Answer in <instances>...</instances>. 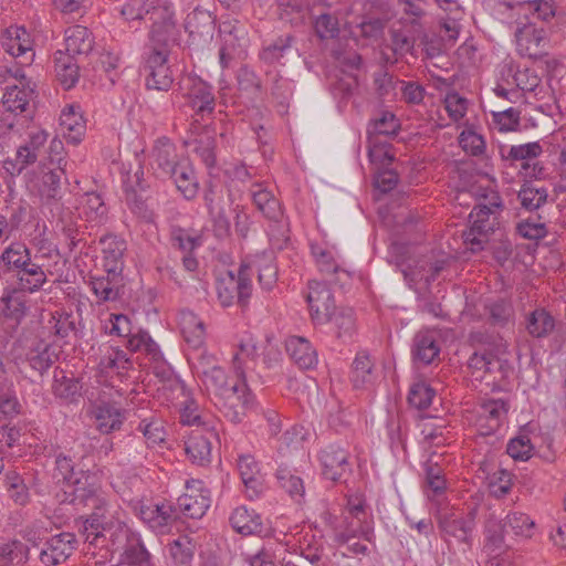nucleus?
I'll list each match as a JSON object with an SVG mask.
<instances>
[{"mask_svg":"<svg viewBox=\"0 0 566 566\" xmlns=\"http://www.w3.org/2000/svg\"><path fill=\"white\" fill-rule=\"evenodd\" d=\"M510 353L503 338L488 340L481 350L474 353L469 361L472 375L476 379L504 377L510 368Z\"/></svg>","mask_w":566,"mask_h":566,"instance_id":"f257e3e1","label":"nucleus"},{"mask_svg":"<svg viewBox=\"0 0 566 566\" xmlns=\"http://www.w3.org/2000/svg\"><path fill=\"white\" fill-rule=\"evenodd\" d=\"M534 526V521L526 514L509 515L492 522L488 531L485 549L490 554L504 551L516 537H531Z\"/></svg>","mask_w":566,"mask_h":566,"instance_id":"f03ea898","label":"nucleus"},{"mask_svg":"<svg viewBox=\"0 0 566 566\" xmlns=\"http://www.w3.org/2000/svg\"><path fill=\"white\" fill-rule=\"evenodd\" d=\"M500 208L499 202H493L491 207L478 206L471 212L470 227L464 233V241L471 251H480L489 243L499 227Z\"/></svg>","mask_w":566,"mask_h":566,"instance_id":"7ed1b4c3","label":"nucleus"},{"mask_svg":"<svg viewBox=\"0 0 566 566\" xmlns=\"http://www.w3.org/2000/svg\"><path fill=\"white\" fill-rule=\"evenodd\" d=\"M122 14L127 20L148 18L154 23L155 32L172 28V11L166 0H123Z\"/></svg>","mask_w":566,"mask_h":566,"instance_id":"20e7f679","label":"nucleus"},{"mask_svg":"<svg viewBox=\"0 0 566 566\" xmlns=\"http://www.w3.org/2000/svg\"><path fill=\"white\" fill-rule=\"evenodd\" d=\"M106 509L97 507L84 522L85 556L90 566H105Z\"/></svg>","mask_w":566,"mask_h":566,"instance_id":"39448f33","label":"nucleus"},{"mask_svg":"<svg viewBox=\"0 0 566 566\" xmlns=\"http://www.w3.org/2000/svg\"><path fill=\"white\" fill-rule=\"evenodd\" d=\"M216 292L223 305L245 301L251 292L248 265L241 264L238 269L221 272L217 280Z\"/></svg>","mask_w":566,"mask_h":566,"instance_id":"423d86ee","label":"nucleus"},{"mask_svg":"<svg viewBox=\"0 0 566 566\" xmlns=\"http://www.w3.org/2000/svg\"><path fill=\"white\" fill-rule=\"evenodd\" d=\"M307 303L311 318L317 324H325L335 310V295L329 283L314 280L310 283Z\"/></svg>","mask_w":566,"mask_h":566,"instance_id":"0eeeda50","label":"nucleus"},{"mask_svg":"<svg viewBox=\"0 0 566 566\" xmlns=\"http://www.w3.org/2000/svg\"><path fill=\"white\" fill-rule=\"evenodd\" d=\"M76 537L73 533L63 532L52 536L40 553V560L45 566H57L64 563L75 551Z\"/></svg>","mask_w":566,"mask_h":566,"instance_id":"6e6552de","label":"nucleus"},{"mask_svg":"<svg viewBox=\"0 0 566 566\" xmlns=\"http://www.w3.org/2000/svg\"><path fill=\"white\" fill-rule=\"evenodd\" d=\"M23 289L6 287L0 296V313L7 319L20 323L30 311V298Z\"/></svg>","mask_w":566,"mask_h":566,"instance_id":"1a4fd4ad","label":"nucleus"},{"mask_svg":"<svg viewBox=\"0 0 566 566\" xmlns=\"http://www.w3.org/2000/svg\"><path fill=\"white\" fill-rule=\"evenodd\" d=\"M515 39L517 50L524 56L536 59L545 52L546 42L543 31L531 23L518 28Z\"/></svg>","mask_w":566,"mask_h":566,"instance_id":"9d476101","label":"nucleus"},{"mask_svg":"<svg viewBox=\"0 0 566 566\" xmlns=\"http://www.w3.org/2000/svg\"><path fill=\"white\" fill-rule=\"evenodd\" d=\"M1 44L7 53L14 57H21L30 52L25 57V63L32 60V41L30 34L23 27L11 25L4 30L1 35Z\"/></svg>","mask_w":566,"mask_h":566,"instance_id":"9b49d317","label":"nucleus"},{"mask_svg":"<svg viewBox=\"0 0 566 566\" xmlns=\"http://www.w3.org/2000/svg\"><path fill=\"white\" fill-rule=\"evenodd\" d=\"M60 127L64 138L74 145L82 140L86 124L78 106H66L60 115Z\"/></svg>","mask_w":566,"mask_h":566,"instance_id":"f8f14e48","label":"nucleus"},{"mask_svg":"<svg viewBox=\"0 0 566 566\" xmlns=\"http://www.w3.org/2000/svg\"><path fill=\"white\" fill-rule=\"evenodd\" d=\"M186 489V493L179 497V506L189 517L202 516L208 507V497L203 493L201 482L191 480Z\"/></svg>","mask_w":566,"mask_h":566,"instance_id":"ddd939ff","label":"nucleus"},{"mask_svg":"<svg viewBox=\"0 0 566 566\" xmlns=\"http://www.w3.org/2000/svg\"><path fill=\"white\" fill-rule=\"evenodd\" d=\"M35 98V88L8 85L2 95V106L7 112L20 115L29 112L31 102Z\"/></svg>","mask_w":566,"mask_h":566,"instance_id":"4468645a","label":"nucleus"},{"mask_svg":"<svg viewBox=\"0 0 566 566\" xmlns=\"http://www.w3.org/2000/svg\"><path fill=\"white\" fill-rule=\"evenodd\" d=\"M214 440L216 434L210 429L203 432L193 431L187 442L186 452L193 462L206 463L210 460Z\"/></svg>","mask_w":566,"mask_h":566,"instance_id":"2eb2a0df","label":"nucleus"},{"mask_svg":"<svg viewBox=\"0 0 566 566\" xmlns=\"http://www.w3.org/2000/svg\"><path fill=\"white\" fill-rule=\"evenodd\" d=\"M65 51L74 57L86 55L93 50L94 39L90 30L82 25H73L65 31Z\"/></svg>","mask_w":566,"mask_h":566,"instance_id":"dca6fc26","label":"nucleus"},{"mask_svg":"<svg viewBox=\"0 0 566 566\" xmlns=\"http://www.w3.org/2000/svg\"><path fill=\"white\" fill-rule=\"evenodd\" d=\"M55 74L60 84L70 90L74 87L80 78V67L73 55L64 53L62 50L56 51L54 56Z\"/></svg>","mask_w":566,"mask_h":566,"instance_id":"f3484780","label":"nucleus"},{"mask_svg":"<svg viewBox=\"0 0 566 566\" xmlns=\"http://www.w3.org/2000/svg\"><path fill=\"white\" fill-rule=\"evenodd\" d=\"M506 415V408L502 401H489L483 405L482 413L476 420L478 431L482 436H488L494 432Z\"/></svg>","mask_w":566,"mask_h":566,"instance_id":"a211bd4d","label":"nucleus"},{"mask_svg":"<svg viewBox=\"0 0 566 566\" xmlns=\"http://www.w3.org/2000/svg\"><path fill=\"white\" fill-rule=\"evenodd\" d=\"M46 142L48 134L44 130L38 129L35 132H31L29 139L17 150L18 163L21 164L22 167L34 164Z\"/></svg>","mask_w":566,"mask_h":566,"instance_id":"6ab92c4d","label":"nucleus"},{"mask_svg":"<svg viewBox=\"0 0 566 566\" xmlns=\"http://www.w3.org/2000/svg\"><path fill=\"white\" fill-rule=\"evenodd\" d=\"M286 350L291 358L302 368H311L317 363V356L311 344L303 337H290Z\"/></svg>","mask_w":566,"mask_h":566,"instance_id":"aec40b11","label":"nucleus"},{"mask_svg":"<svg viewBox=\"0 0 566 566\" xmlns=\"http://www.w3.org/2000/svg\"><path fill=\"white\" fill-rule=\"evenodd\" d=\"M231 524L238 533L252 535L256 534L261 530L262 521L254 509L240 506L232 513Z\"/></svg>","mask_w":566,"mask_h":566,"instance_id":"412c9836","label":"nucleus"},{"mask_svg":"<svg viewBox=\"0 0 566 566\" xmlns=\"http://www.w3.org/2000/svg\"><path fill=\"white\" fill-rule=\"evenodd\" d=\"M29 552L28 545L17 539L0 543V566H24Z\"/></svg>","mask_w":566,"mask_h":566,"instance_id":"4be33fe9","label":"nucleus"},{"mask_svg":"<svg viewBox=\"0 0 566 566\" xmlns=\"http://www.w3.org/2000/svg\"><path fill=\"white\" fill-rule=\"evenodd\" d=\"M46 282V275L42 268L30 260L18 271L19 289L29 293L39 291Z\"/></svg>","mask_w":566,"mask_h":566,"instance_id":"5701e85b","label":"nucleus"},{"mask_svg":"<svg viewBox=\"0 0 566 566\" xmlns=\"http://www.w3.org/2000/svg\"><path fill=\"white\" fill-rule=\"evenodd\" d=\"M241 353L249 357H266L273 352V345L270 336L265 334L247 335L240 343Z\"/></svg>","mask_w":566,"mask_h":566,"instance_id":"b1692460","label":"nucleus"},{"mask_svg":"<svg viewBox=\"0 0 566 566\" xmlns=\"http://www.w3.org/2000/svg\"><path fill=\"white\" fill-rule=\"evenodd\" d=\"M31 260L29 249L20 242L10 244L0 255V264L7 270H20Z\"/></svg>","mask_w":566,"mask_h":566,"instance_id":"393cba45","label":"nucleus"},{"mask_svg":"<svg viewBox=\"0 0 566 566\" xmlns=\"http://www.w3.org/2000/svg\"><path fill=\"white\" fill-rule=\"evenodd\" d=\"M149 66L153 69L148 85L156 90H164L169 86L170 77L166 66V57L160 52H154L148 59Z\"/></svg>","mask_w":566,"mask_h":566,"instance_id":"a878e982","label":"nucleus"},{"mask_svg":"<svg viewBox=\"0 0 566 566\" xmlns=\"http://www.w3.org/2000/svg\"><path fill=\"white\" fill-rule=\"evenodd\" d=\"M483 470L488 471V483L495 495L506 494L512 486V475L503 468L483 463Z\"/></svg>","mask_w":566,"mask_h":566,"instance_id":"bb28decb","label":"nucleus"},{"mask_svg":"<svg viewBox=\"0 0 566 566\" xmlns=\"http://www.w3.org/2000/svg\"><path fill=\"white\" fill-rule=\"evenodd\" d=\"M6 489L14 504L24 506L30 502V492L24 480L17 472L6 474Z\"/></svg>","mask_w":566,"mask_h":566,"instance_id":"cd10ccee","label":"nucleus"},{"mask_svg":"<svg viewBox=\"0 0 566 566\" xmlns=\"http://www.w3.org/2000/svg\"><path fill=\"white\" fill-rule=\"evenodd\" d=\"M52 389L56 397L71 399L78 392L80 385L72 375L69 376L63 369H55Z\"/></svg>","mask_w":566,"mask_h":566,"instance_id":"c85d7f7f","label":"nucleus"},{"mask_svg":"<svg viewBox=\"0 0 566 566\" xmlns=\"http://www.w3.org/2000/svg\"><path fill=\"white\" fill-rule=\"evenodd\" d=\"M181 329L186 342L192 347H199L205 340V328L202 322L195 315L182 316Z\"/></svg>","mask_w":566,"mask_h":566,"instance_id":"c756f323","label":"nucleus"},{"mask_svg":"<svg viewBox=\"0 0 566 566\" xmlns=\"http://www.w3.org/2000/svg\"><path fill=\"white\" fill-rule=\"evenodd\" d=\"M174 510L168 503L149 504L142 507L144 521L153 527L163 526L172 517Z\"/></svg>","mask_w":566,"mask_h":566,"instance_id":"7c9ffc66","label":"nucleus"},{"mask_svg":"<svg viewBox=\"0 0 566 566\" xmlns=\"http://www.w3.org/2000/svg\"><path fill=\"white\" fill-rule=\"evenodd\" d=\"M253 198L258 209L268 218L277 219L282 214L280 203L270 191L259 190Z\"/></svg>","mask_w":566,"mask_h":566,"instance_id":"2f4dec72","label":"nucleus"},{"mask_svg":"<svg viewBox=\"0 0 566 566\" xmlns=\"http://www.w3.org/2000/svg\"><path fill=\"white\" fill-rule=\"evenodd\" d=\"M325 324H329L338 333H346L355 326L354 312L349 307H335Z\"/></svg>","mask_w":566,"mask_h":566,"instance_id":"473e14b6","label":"nucleus"},{"mask_svg":"<svg viewBox=\"0 0 566 566\" xmlns=\"http://www.w3.org/2000/svg\"><path fill=\"white\" fill-rule=\"evenodd\" d=\"M554 321L552 316L544 311L534 312L527 323V331L535 337H542L552 332Z\"/></svg>","mask_w":566,"mask_h":566,"instance_id":"72a5a7b5","label":"nucleus"},{"mask_svg":"<svg viewBox=\"0 0 566 566\" xmlns=\"http://www.w3.org/2000/svg\"><path fill=\"white\" fill-rule=\"evenodd\" d=\"M507 453L515 461H527L534 454V446L526 436H520L510 440Z\"/></svg>","mask_w":566,"mask_h":566,"instance_id":"f704fd0d","label":"nucleus"},{"mask_svg":"<svg viewBox=\"0 0 566 566\" xmlns=\"http://www.w3.org/2000/svg\"><path fill=\"white\" fill-rule=\"evenodd\" d=\"M239 469L247 488L255 490L260 480V469L251 455L240 458Z\"/></svg>","mask_w":566,"mask_h":566,"instance_id":"c9c22d12","label":"nucleus"},{"mask_svg":"<svg viewBox=\"0 0 566 566\" xmlns=\"http://www.w3.org/2000/svg\"><path fill=\"white\" fill-rule=\"evenodd\" d=\"M518 197L524 208L536 210L546 202L547 193L543 188H534L525 185L520 190Z\"/></svg>","mask_w":566,"mask_h":566,"instance_id":"e433bc0d","label":"nucleus"},{"mask_svg":"<svg viewBox=\"0 0 566 566\" xmlns=\"http://www.w3.org/2000/svg\"><path fill=\"white\" fill-rule=\"evenodd\" d=\"M28 360L30 366L40 371H45L53 364V353L51 352V347L46 344L39 346L30 350L28 354Z\"/></svg>","mask_w":566,"mask_h":566,"instance_id":"4c0bfd02","label":"nucleus"},{"mask_svg":"<svg viewBox=\"0 0 566 566\" xmlns=\"http://www.w3.org/2000/svg\"><path fill=\"white\" fill-rule=\"evenodd\" d=\"M174 174L177 187L184 193V196L188 198L195 196L197 192V181L192 169L178 166Z\"/></svg>","mask_w":566,"mask_h":566,"instance_id":"58836bf2","label":"nucleus"},{"mask_svg":"<svg viewBox=\"0 0 566 566\" xmlns=\"http://www.w3.org/2000/svg\"><path fill=\"white\" fill-rule=\"evenodd\" d=\"M440 348L436 340L430 337H422L416 344L415 357L421 364L432 363L439 355Z\"/></svg>","mask_w":566,"mask_h":566,"instance_id":"ea45409f","label":"nucleus"},{"mask_svg":"<svg viewBox=\"0 0 566 566\" xmlns=\"http://www.w3.org/2000/svg\"><path fill=\"white\" fill-rule=\"evenodd\" d=\"M462 149L473 156L482 154L485 147L483 137L474 129H464L459 138Z\"/></svg>","mask_w":566,"mask_h":566,"instance_id":"a19ab883","label":"nucleus"},{"mask_svg":"<svg viewBox=\"0 0 566 566\" xmlns=\"http://www.w3.org/2000/svg\"><path fill=\"white\" fill-rule=\"evenodd\" d=\"M433 396L434 391L429 385L418 382L410 390L409 401L416 408L424 409L431 405Z\"/></svg>","mask_w":566,"mask_h":566,"instance_id":"79ce46f5","label":"nucleus"},{"mask_svg":"<svg viewBox=\"0 0 566 566\" xmlns=\"http://www.w3.org/2000/svg\"><path fill=\"white\" fill-rule=\"evenodd\" d=\"M50 329L59 337H66L75 331V322L72 315L67 313H59L52 315L49 321Z\"/></svg>","mask_w":566,"mask_h":566,"instance_id":"37998d69","label":"nucleus"},{"mask_svg":"<svg viewBox=\"0 0 566 566\" xmlns=\"http://www.w3.org/2000/svg\"><path fill=\"white\" fill-rule=\"evenodd\" d=\"M62 175L63 170L60 167L43 172L40 187L43 197L54 198L56 196Z\"/></svg>","mask_w":566,"mask_h":566,"instance_id":"c03bdc74","label":"nucleus"},{"mask_svg":"<svg viewBox=\"0 0 566 566\" xmlns=\"http://www.w3.org/2000/svg\"><path fill=\"white\" fill-rule=\"evenodd\" d=\"M111 244L114 247V249L112 250V253H113L115 265H114V268L108 269V274L109 273L114 274L113 281H114V285H115V294H114L113 298H115L119 293V287L123 286V279L119 276V274L123 270V264L120 262V258L125 250V244L120 240H113Z\"/></svg>","mask_w":566,"mask_h":566,"instance_id":"a18cd8bd","label":"nucleus"},{"mask_svg":"<svg viewBox=\"0 0 566 566\" xmlns=\"http://www.w3.org/2000/svg\"><path fill=\"white\" fill-rule=\"evenodd\" d=\"M542 153V147L538 143H527L516 146H512L509 153V157L513 160L532 161L538 157Z\"/></svg>","mask_w":566,"mask_h":566,"instance_id":"49530a36","label":"nucleus"},{"mask_svg":"<svg viewBox=\"0 0 566 566\" xmlns=\"http://www.w3.org/2000/svg\"><path fill=\"white\" fill-rule=\"evenodd\" d=\"M494 122L502 132L514 130L518 125L520 114L513 108L504 111L492 109Z\"/></svg>","mask_w":566,"mask_h":566,"instance_id":"de8ad7c7","label":"nucleus"},{"mask_svg":"<svg viewBox=\"0 0 566 566\" xmlns=\"http://www.w3.org/2000/svg\"><path fill=\"white\" fill-rule=\"evenodd\" d=\"M346 472V460L338 454H328L325 458L324 474L333 480L338 481Z\"/></svg>","mask_w":566,"mask_h":566,"instance_id":"09e8293b","label":"nucleus"},{"mask_svg":"<svg viewBox=\"0 0 566 566\" xmlns=\"http://www.w3.org/2000/svg\"><path fill=\"white\" fill-rule=\"evenodd\" d=\"M446 108L449 115L454 119H461L467 112V102L457 93H450L444 99Z\"/></svg>","mask_w":566,"mask_h":566,"instance_id":"8fccbe9b","label":"nucleus"},{"mask_svg":"<svg viewBox=\"0 0 566 566\" xmlns=\"http://www.w3.org/2000/svg\"><path fill=\"white\" fill-rule=\"evenodd\" d=\"M171 555L179 564H188L192 558V545L188 538H181L174 542Z\"/></svg>","mask_w":566,"mask_h":566,"instance_id":"3c124183","label":"nucleus"},{"mask_svg":"<svg viewBox=\"0 0 566 566\" xmlns=\"http://www.w3.org/2000/svg\"><path fill=\"white\" fill-rule=\"evenodd\" d=\"M315 30L321 39H332L337 34V22L329 15H321L316 19Z\"/></svg>","mask_w":566,"mask_h":566,"instance_id":"603ef678","label":"nucleus"},{"mask_svg":"<svg viewBox=\"0 0 566 566\" xmlns=\"http://www.w3.org/2000/svg\"><path fill=\"white\" fill-rule=\"evenodd\" d=\"M399 125L394 114L384 113L380 117L374 120V130L377 134L390 135L395 134Z\"/></svg>","mask_w":566,"mask_h":566,"instance_id":"864d4df0","label":"nucleus"},{"mask_svg":"<svg viewBox=\"0 0 566 566\" xmlns=\"http://www.w3.org/2000/svg\"><path fill=\"white\" fill-rule=\"evenodd\" d=\"M143 434L149 446H156L165 440V432L158 421H147L142 428Z\"/></svg>","mask_w":566,"mask_h":566,"instance_id":"5fc2aeb1","label":"nucleus"},{"mask_svg":"<svg viewBox=\"0 0 566 566\" xmlns=\"http://www.w3.org/2000/svg\"><path fill=\"white\" fill-rule=\"evenodd\" d=\"M516 85L523 91H534L539 84L537 74L528 69L518 70L514 75Z\"/></svg>","mask_w":566,"mask_h":566,"instance_id":"6e6d98bb","label":"nucleus"},{"mask_svg":"<svg viewBox=\"0 0 566 566\" xmlns=\"http://www.w3.org/2000/svg\"><path fill=\"white\" fill-rule=\"evenodd\" d=\"M518 233L530 240H538L545 237L546 229L543 223L524 221L517 224Z\"/></svg>","mask_w":566,"mask_h":566,"instance_id":"4d7b16f0","label":"nucleus"},{"mask_svg":"<svg viewBox=\"0 0 566 566\" xmlns=\"http://www.w3.org/2000/svg\"><path fill=\"white\" fill-rule=\"evenodd\" d=\"M133 329L132 322L128 316L123 314H115L112 318L111 334L117 337H129Z\"/></svg>","mask_w":566,"mask_h":566,"instance_id":"13d9d810","label":"nucleus"},{"mask_svg":"<svg viewBox=\"0 0 566 566\" xmlns=\"http://www.w3.org/2000/svg\"><path fill=\"white\" fill-rule=\"evenodd\" d=\"M398 184V175L394 170H382L375 178V187L380 192L391 191Z\"/></svg>","mask_w":566,"mask_h":566,"instance_id":"bf43d9fd","label":"nucleus"},{"mask_svg":"<svg viewBox=\"0 0 566 566\" xmlns=\"http://www.w3.org/2000/svg\"><path fill=\"white\" fill-rule=\"evenodd\" d=\"M369 158L379 166L388 165L394 159L388 146L385 144H374L369 149Z\"/></svg>","mask_w":566,"mask_h":566,"instance_id":"052dcab7","label":"nucleus"},{"mask_svg":"<svg viewBox=\"0 0 566 566\" xmlns=\"http://www.w3.org/2000/svg\"><path fill=\"white\" fill-rule=\"evenodd\" d=\"M527 6L534 10L537 18L543 20H547L555 14L554 4L547 0H534L528 2Z\"/></svg>","mask_w":566,"mask_h":566,"instance_id":"680f3d73","label":"nucleus"},{"mask_svg":"<svg viewBox=\"0 0 566 566\" xmlns=\"http://www.w3.org/2000/svg\"><path fill=\"white\" fill-rule=\"evenodd\" d=\"M97 305L106 301V280L104 277H91L88 283Z\"/></svg>","mask_w":566,"mask_h":566,"instance_id":"e2e57ef3","label":"nucleus"},{"mask_svg":"<svg viewBox=\"0 0 566 566\" xmlns=\"http://www.w3.org/2000/svg\"><path fill=\"white\" fill-rule=\"evenodd\" d=\"M259 281L265 287H271L276 281V268L271 262H265L259 269Z\"/></svg>","mask_w":566,"mask_h":566,"instance_id":"0e129e2a","label":"nucleus"},{"mask_svg":"<svg viewBox=\"0 0 566 566\" xmlns=\"http://www.w3.org/2000/svg\"><path fill=\"white\" fill-rule=\"evenodd\" d=\"M205 379L208 387L219 390L224 387L226 375L220 368H212L205 373Z\"/></svg>","mask_w":566,"mask_h":566,"instance_id":"69168bd1","label":"nucleus"},{"mask_svg":"<svg viewBox=\"0 0 566 566\" xmlns=\"http://www.w3.org/2000/svg\"><path fill=\"white\" fill-rule=\"evenodd\" d=\"M19 401L15 396L6 392L0 395V412L6 416H12L19 412Z\"/></svg>","mask_w":566,"mask_h":566,"instance_id":"338daca9","label":"nucleus"},{"mask_svg":"<svg viewBox=\"0 0 566 566\" xmlns=\"http://www.w3.org/2000/svg\"><path fill=\"white\" fill-rule=\"evenodd\" d=\"M520 175L525 180L538 179L543 175V167L537 161H525L522 164Z\"/></svg>","mask_w":566,"mask_h":566,"instance_id":"774afa93","label":"nucleus"}]
</instances>
